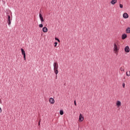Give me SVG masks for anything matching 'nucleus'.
<instances>
[{
  "label": "nucleus",
  "mask_w": 130,
  "mask_h": 130,
  "mask_svg": "<svg viewBox=\"0 0 130 130\" xmlns=\"http://www.w3.org/2000/svg\"><path fill=\"white\" fill-rule=\"evenodd\" d=\"M120 46L119 45V42L118 41H116L113 44V52L115 54H118L119 52V48Z\"/></svg>",
  "instance_id": "nucleus-1"
},
{
  "label": "nucleus",
  "mask_w": 130,
  "mask_h": 130,
  "mask_svg": "<svg viewBox=\"0 0 130 130\" xmlns=\"http://www.w3.org/2000/svg\"><path fill=\"white\" fill-rule=\"evenodd\" d=\"M53 67L54 73L55 75H57L58 74V63H57V62H55L53 63Z\"/></svg>",
  "instance_id": "nucleus-2"
},
{
  "label": "nucleus",
  "mask_w": 130,
  "mask_h": 130,
  "mask_svg": "<svg viewBox=\"0 0 130 130\" xmlns=\"http://www.w3.org/2000/svg\"><path fill=\"white\" fill-rule=\"evenodd\" d=\"M21 53L22 55H23V58L24 60H26V52H25L24 49L23 48L21 49Z\"/></svg>",
  "instance_id": "nucleus-3"
},
{
  "label": "nucleus",
  "mask_w": 130,
  "mask_h": 130,
  "mask_svg": "<svg viewBox=\"0 0 130 130\" xmlns=\"http://www.w3.org/2000/svg\"><path fill=\"white\" fill-rule=\"evenodd\" d=\"M83 120H84V116H83V114H80L79 115V121L82 122Z\"/></svg>",
  "instance_id": "nucleus-4"
},
{
  "label": "nucleus",
  "mask_w": 130,
  "mask_h": 130,
  "mask_svg": "<svg viewBox=\"0 0 130 130\" xmlns=\"http://www.w3.org/2000/svg\"><path fill=\"white\" fill-rule=\"evenodd\" d=\"M129 51H130V49L128 46H126V47H125L124 48L125 52H127V53H128V52H129Z\"/></svg>",
  "instance_id": "nucleus-5"
},
{
  "label": "nucleus",
  "mask_w": 130,
  "mask_h": 130,
  "mask_svg": "<svg viewBox=\"0 0 130 130\" xmlns=\"http://www.w3.org/2000/svg\"><path fill=\"white\" fill-rule=\"evenodd\" d=\"M49 101L50 104H54V103L55 102L54 99H53V98H52L49 99Z\"/></svg>",
  "instance_id": "nucleus-6"
},
{
  "label": "nucleus",
  "mask_w": 130,
  "mask_h": 130,
  "mask_svg": "<svg viewBox=\"0 0 130 130\" xmlns=\"http://www.w3.org/2000/svg\"><path fill=\"white\" fill-rule=\"evenodd\" d=\"M116 105L117 107H120V106H121V102L119 101H117Z\"/></svg>",
  "instance_id": "nucleus-7"
},
{
  "label": "nucleus",
  "mask_w": 130,
  "mask_h": 130,
  "mask_svg": "<svg viewBox=\"0 0 130 130\" xmlns=\"http://www.w3.org/2000/svg\"><path fill=\"white\" fill-rule=\"evenodd\" d=\"M123 18H124V19H127L128 18V14L126 13H123Z\"/></svg>",
  "instance_id": "nucleus-8"
},
{
  "label": "nucleus",
  "mask_w": 130,
  "mask_h": 130,
  "mask_svg": "<svg viewBox=\"0 0 130 130\" xmlns=\"http://www.w3.org/2000/svg\"><path fill=\"white\" fill-rule=\"evenodd\" d=\"M8 16V24L9 25H11V16L10 15Z\"/></svg>",
  "instance_id": "nucleus-9"
},
{
  "label": "nucleus",
  "mask_w": 130,
  "mask_h": 130,
  "mask_svg": "<svg viewBox=\"0 0 130 130\" xmlns=\"http://www.w3.org/2000/svg\"><path fill=\"white\" fill-rule=\"evenodd\" d=\"M127 37V35L125 34H123L121 36V38L122 40H124V39H125Z\"/></svg>",
  "instance_id": "nucleus-10"
},
{
  "label": "nucleus",
  "mask_w": 130,
  "mask_h": 130,
  "mask_svg": "<svg viewBox=\"0 0 130 130\" xmlns=\"http://www.w3.org/2000/svg\"><path fill=\"white\" fill-rule=\"evenodd\" d=\"M39 17H40V19L41 20V22H44V19H43V17L42 16V14H41V13L39 14Z\"/></svg>",
  "instance_id": "nucleus-11"
},
{
  "label": "nucleus",
  "mask_w": 130,
  "mask_h": 130,
  "mask_svg": "<svg viewBox=\"0 0 130 130\" xmlns=\"http://www.w3.org/2000/svg\"><path fill=\"white\" fill-rule=\"evenodd\" d=\"M48 31V29L46 27H44L43 28V32L46 33Z\"/></svg>",
  "instance_id": "nucleus-12"
},
{
  "label": "nucleus",
  "mask_w": 130,
  "mask_h": 130,
  "mask_svg": "<svg viewBox=\"0 0 130 130\" xmlns=\"http://www.w3.org/2000/svg\"><path fill=\"white\" fill-rule=\"evenodd\" d=\"M117 3V0H112L111 1V5H115Z\"/></svg>",
  "instance_id": "nucleus-13"
},
{
  "label": "nucleus",
  "mask_w": 130,
  "mask_h": 130,
  "mask_svg": "<svg viewBox=\"0 0 130 130\" xmlns=\"http://www.w3.org/2000/svg\"><path fill=\"white\" fill-rule=\"evenodd\" d=\"M126 33L130 34V27H127L126 29Z\"/></svg>",
  "instance_id": "nucleus-14"
},
{
  "label": "nucleus",
  "mask_w": 130,
  "mask_h": 130,
  "mask_svg": "<svg viewBox=\"0 0 130 130\" xmlns=\"http://www.w3.org/2000/svg\"><path fill=\"white\" fill-rule=\"evenodd\" d=\"M120 70L121 71V72H124V67H121L120 68Z\"/></svg>",
  "instance_id": "nucleus-15"
},
{
  "label": "nucleus",
  "mask_w": 130,
  "mask_h": 130,
  "mask_svg": "<svg viewBox=\"0 0 130 130\" xmlns=\"http://www.w3.org/2000/svg\"><path fill=\"white\" fill-rule=\"evenodd\" d=\"M119 8L120 9H122L123 8V5H122L121 4H119Z\"/></svg>",
  "instance_id": "nucleus-16"
},
{
  "label": "nucleus",
  "mask_w": 130,
  "mask_h": 130,
  "mask_svg": "<svg viewBox=\"0 0 130 130\" xmlns=\"http://www.w3.org/2000/svg\"><path fill=\"white\" fill-rule=\"evenodd\" d=\"M60 115H63V111L60 110Z\"/></svg>",
  "instance_id": "nucleus-17"
},
{
  "label": "nucleus",
  "mask_w": 130,
  "mask_h": 130,
  "mask_svg": "<svg viewBox=\"0 0 130 130\" xmlns=\"http://www.w3.org/2000/svg\"><path fill=\"white\" fill-rule=\"evenodd\" d=\"M39 28H43V24H40L39 25Z\"/></svg>",
  "instance_id": "nucleus-18"
},
{
  "label": "nucleus",
  "mask_w": 130,
  "mask_h": 130,
  "mask_svg": "<svg viewBox=\"0 0 130 130\" xmlns=\"http://www.w3.org/2000/svg\"><path fill=\"white\" fill-rule=\"evenodd\" d=\"M55 40H57L58 42H60V41H59V39H58L57 38H55Z\"/></svg>",
  "instance_id": "nucleus-19"
},
{
  "label": "nucleus",
  "mask_w": 130,
  "mask_h": 130,
  "mask_svg": "<svg viewBox=\"0 0 130 130\" xmlns=\"http://www.w3.org/2000/svg\"><path fill=\"white\" fill-rule=\"evenodd\" d=\"M54 47H56V46H57V42H55V43H54Z\"/></svg>",
  "instance_id": "nucleus-20"
},
{
  "label": "nucleus",
  "mask_w": 130,
  "mask_h": 130,
  "mask_svg": "<svg viewBox=\"0 0 130 130\" xmlns=\"http://www.w3.org/2000/svg\"><path fill=\"white\" fill-rule=\"evenodd\" d=\"M126 75L127 77H129V76H130V74H128L127 73V72L126 73Z\"/></svg>",
  "instance_id": "nucleus-21"
},
{
  "label": "nucleus",
  "mask_w": 130,
  "mask_h": 130,
  "mask_svg": "<svg viewBox=\"0 0 130 130\" xmlns=\"http://www.w3.org/2000/svg\"><path fill=\"white\" fill-rule=\"evenodd\" d=\"M122 87H123V88H124V87H125V84L123 83L122 84Z\"/></svg>",
  "instance_id": "nucleus-22"
},
{
  "label": "nucleus",
  "mask_w": 130,
  "mask_h": 130,
  "mask_svg": "<svg viewBox=\"0 0 130 130\" xmlns=\"http://www.w3.org/2000/svg\"><path fill=\"white\" fill-rule=\"evenodd\" d=\"M74 104L75 106H77V103L76 102V101H74Z\"/></svg>",
  "instance_id": "nucleus-23"
},
{
  "label": "nucleus",
  "mask_w": 130,
  "mask_h": 130,
  "mask_svg": "<svg viewBox=\"0 0 130 130\" xmlns=\"http://www.w3.org/2000/svg\"><path fill=\"white\" fill-rule=\"evenodd\" d=\"M2 110V108L0 107V113H1Z\"/></svg>",
  "instance_id": "nucleus-24"
},
{
  "label": "nucleus",
  "mask_w": 130,
  "mask_h": 130,
  "mask_svg": "<svg viewBox=\"0 0 130 130\" xmlns=\"http://www.w3.org/2000/svg\"><path fill=\"white\" fill-rule=\"evenodd\" d=\"M38 125H40V121L38 123Z\"/></svg>",
  "instance_id": "nucleus-25"
},
{
  "label": "nucleus",
  "mask_w": 130,
  "mask_h": 130,
  "mask_svg": "<svg viewBox=\"0 0 130 130\" xmlns=\"http://www.w3.org/2000/svg\"><path fill=\"white\" fill-rule=\"evenodd\" d=\"M56 78H57V75L56 76Z\"/></svg>",
  "instance_id": "nucleus-26"
}]
</instances>
